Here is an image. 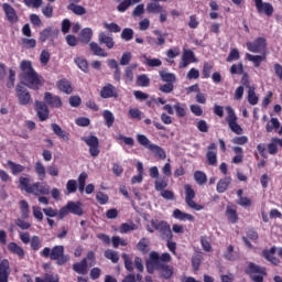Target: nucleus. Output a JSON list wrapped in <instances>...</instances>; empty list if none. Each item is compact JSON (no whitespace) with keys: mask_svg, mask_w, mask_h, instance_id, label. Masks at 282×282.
<instances>
[{"mask_svg":"<svg viewBox=\"0 0 282 282\" xmlns=\"http://www.w3.org/2000/svg\"><path fill=\"white\" fill-rule=\"evenodd\" d=\"M34 169H35V173H36L39 180H41V182H43V180H45V177H46L45 166L43 165V163L41 161H37L34 165Z\"/></svg>","mask_w":282,"mask_h":282,"instance_id":"c9c22d12","label":"nucleus"},{"mask_svg":"<svg viewBox=\"0 0 282 282\" xmlns=\"http://www.w3.org/2000/svg\"><path fill=\"white\" fill-rule=\"evenodd\" d=\"M115 140L117 141H122L124 142V144H127L128 147H133V144H135V141L133 140V138L131 137H124L123 134H117L115 137Z\"/></svg>","mask_w":282,"mask_h":282,"instance_id":"603ef678","label":"nucleus"},{"mask_svg":"<svg viewBox=\"0 0 282 282\" xmlns=\"http://www.w3.org/2000/svg\"><path fill=\"white\" fill-rule=\"evenodd\" d=\"M34 107L39 120H41V122H45V120L50 118V108H47V104L44 101L35 100Z\"/></svg>","mask_w":282,"mask_h":282,"instance_id":"9d476101","label":"nucleus"},{"mask_svg":"<svg viewBox=\"0 0 282 282\" xmlns=\"http://www.w3.org/2000/svg\"><path fill=\"white\" fill-rule=\"evenodd\" d=\"M10 276V261L8 259H3L0 262V282H8Z\"/></svg>","mask_w":282,"mask_h":282,"instance_id":"2eb2a0df","label":"nucleus"},{"mask_svg":"<svg viewBox=\"0 0 282 282\" xmlns=\"http://www.w3.org/2000/svg\"><path fill=\"white\" fill-rule=\"evenodd\" d=\"M275 252H276V247H272L270 250H264L262 254L264 259H267V261H270V263H272L273 265H279V263H281V260L274 257Z\"/></svg>","mask_w":282,"mask_h":282,"instance_id":"a211bd4d","label":"nucleus"},{"mask_svg":"<svg viewBox=\"0 0 282 282\" xmlns=\"http://www.w3.org/2000/svg\"><path fill=\"white\" fill-rule=\"evenodd\" d=\"M121 39L123 41H131L133 39V29H123L121 32Z\"/></svg>","mask_w":282,"mask_h":282,"instance_id":"69168bd1","label":"nucleus"},{"mask_svg":"<svg viewBox=\"0 0 282 282\" xmlns=\"http://www.w3.org/2000/svg\"><path fill=\"white\" fill-rule=\"evenodd\" d=\"M248 100L251 105H257L259 102V97H257V94L254 93V87H249Z\"/></svg>","mask_w":282,"mask_h":282,"instance_id":"6e6d98bb","label":"nucleus"},{"mask_svg":"<svg viewBox=\"0 0 282 282\" xmlns=\"http://www.w3.org/2000/svg\"><path fill=\"white\" fill-rule=\"evenodd\" d=\"M51 260L56 261L57 265H65L69 261V256L65 254V247L55 246L51 251Z\"/></svg>","mask_w":282,"mask_h":282,"instance_id":"20e7f679","label":"nucleus"},{"mask_svg":"<svg viewBox=\"0 0 282 282\" xmlns=\"http://www.w3.org/2000/svg\"><path fill=\"white\" fill-rule=\"evenodd\" d=\"M159 264H160V253L155 251L150 252V258L147 261V270L149 274H153L154 270H158Z\"/></svg>","mask_w":282,"mask_h":282,"instance_id":"9b49d317","label":"nucleus"},{"mask_svg":"<svg viewBox=\"0 0 282 282\" xmlns=\"http://www.w3.org/2000/svg\"><path fill=\"white\" fill-rule=\"evenodd\" d=\"M160 195L163 199H167V202H175V193L171 189H163Z\"/></svg>","mask_w":282,"mask_h":282,"instance_id":"4d7b16f0","label":"nucleus"},{"mask_svg":"<svg viewBox=\"0 0 282 282\" xmlns=\"http://www.w3.org/2000/svg\"><path fill=\"white\" fill-rule=\"evenodd\" d=\"M76 65L82 69V72H89V64L86 62V59H83L80 57L75 58Z\"/></svg>","mask_w":282,"mask_h":282,"instance_id":"864d4df0","label":"nucleus"},{"mask_svg":"<svg viewBox=\"0 0 282 282\" xmlns=\"http://www.w3.org/2000/svg\"><path fill=\"white\" fill-rule=\"evenodd\" d=\"M226 109V120L230 131H232V133H236V135H241V133H243V128H241V126H239V123L237 122V115L235 113V110L230 106H228Z\"/></svg>","mask_w":282,"mask_h":282,"instance_id":"7ed1b4c3","label":"nucleus"},{"mask_svg":"<svg viewBox=\"0 0 282 282\" xmlns=\"http://www.w3.org/2000/svg\"><path fill=\"white\" fill-rule=\"evenodd\" d=\"M29 194L36 195L40 197V195H50V186H45L39 182L31 185V188L28 189Z\"/></svg>","mask_w":282,"mask_h":282,"instance_id":"f8f14e48","label":"nucleus"},{"mask_svg":"<svg viewBox=\"0 0 282 282\" xmlns=\"http://www.w3.org/2000/svg\"><path fill=\"white\" fill-rule=\"evenodd\" d=\"M247 274L251 276L253 282H263V276H265V268L254 264L253 262L249 263Z\"/></svg>","mask_w":282,"mask_h":282,"instance_id":"0eeeda50","label":"nucleus"},{"mask_svg":"<svg viewBox=\"0 0 282 282\" xmlns=\"http://www.w3.org/2000/svg\"><path fill=\"white\" fill-rule=\"evenodd\" d=\"M122 259L124 261V268L128 270V272H133V261H131V258H129V254L122 253Z\"/></svg>","mask_w":282,"mask_h":282,"instance_id":"680f3d73","label":"nucleus"},{"mask_svg":"<svg viewBox=\"0 0 282 282\" xmlns=\"http://www.w3.org/2000/svg\"><path fill=\"white\" fill-rule=\"evenodd\" d=\"M160 76H161V80H163V83L173 84L176 80L175 74L166 73L164 70H160Z\"/></svg>","mask_w":282,"mask_h":282,"instance_id":"c03bdc74","label":"nucleus"},{"mask_svg":"<svg viewBox=\"0 0 282 282\" xmlns=\"http://www.w3.org/2000/svg\"><path fill=\"white\" fill-rule=\"evenodd\" d=\"M185 191V204H187L188 208L193 210H204V206L195 203V189L189 184L184 185Z\"/></svg>","mask_w":282,"mask_h":282,"instance_id":"423d86ee","label":"nucleus"},{"mask_svg":"<svg viewBox=\"0 0 282 282\" xmlns=\"http://www.w3.org/2000/svg\"><path fill=\"white\" fill-rule=\"evenodd\" d=\"M174 109L178 118H184V116H186V107L184 106V104L176 102L174 105Z\"/></svg>","mask_w":282,"mask_h":282,"instance_id":"5fc2aeb1","label":"nucleus"},{"mask_svg":"<svg viewBox=\"0 0 282 282\" xmlns=\"http://www.w3.org/2000/svg\"><path fill=\"white\" fill-rule=\"evenodd\" d=\"M281 127V122L278 118H271L270 122L267 123V131L268 133H272L274 129H279Z\"/></svg>","mask_w":282,"mask_h":282,"instance_id":"37998d69","label":"nucleus"},{"mask_svg":"<svg viewBox=\"0 0 282 282\" xmlns=\"http://www.w3.org/2000/svg\"><path fill=\"white\" fill-rule=\"evenodd\" d=\"M8 166L10 167L13 175H19V173H23V171H25V166L17 164L12 161H8Z\"/></svg>","mask_w":282,"mask_h":282,"instance_id":"ea45409f","label":"nucleus"},{"mask_svg":"<svg viewBox=\"0 0 282 282\" xmlns=\"http://www.w3.org/2000/svg\"><path fill=\"white\" fill-rule=\"evenodd\" d=\"M194 180L196 184H198L199 186H204V184L208 182V176H206V173L202 171H196L194 173Z\"/></svg>","mask_w":282,"mask_h":282,"instance_id":"e433bc0d","label":"nucleus"},{"mask_svg":"<svg viewBox=\"0 0 282 282\" xmlns=\"http://www.w3.org/2000/svg\"><path fill=\"white\" fill-rule=\"evenodd\" d=\"M21 74L20 84L25 85L29 89H39L43 85V77H41L32 67V62L23 59L20 63Z\"/></svg>","mask_w":282,"mask_h":282,"instance_id":"f257e3e1","label":"nucleus"},{"mask_svg":"<svg viewBox=\"0 0 282 282\" xmlns=\"http://www.w3.org/2000/svg\"><path fill=\"white\" fill-rule=\"evenodd\" d=\"M169 186V182H166V180L164 178H159L155 181L154 183V188L155 191H160L162 193V191H164V188H166Z\"/></svg>","mask_w":282,"mask_h":282,"instance_id":"052dcab7","label":"nucleus"},{"mask_svg":"<svg viewBox=\"0 0 282 282\" xmlns=\"http://www.w3.org/2000/svg\"><path fill=\"white\" fill-rule=\"evenodd\" d=\"M224 257L225 259H227V261H237V259H239V256L237 254V252H235V246L232 245H229L227 247Z\"/></svg>","mask_w":282,"mask_h":282,"instance_id":"f704fd0d","label":"nucleus"},{"mask_svg":"<svg viewBox=\"0 0 282 282\" xmlns=\"http://www.w3.org/2000/svg\"><path fill=\"white\" fill-rule=\"evenodd\" d=\"M35 282H58V275H52L50 273H46L44 275V279L35 278Z\"/></svg>","mask_w":282,"mask_h":282,"instance_id":"e2e57ef3","label":"nucleus"},{"mask_svg":"<svg viewBox=\"0 0 282 282\" xmlns=\"http://www.w3.org/2000/svg\"><path fill=\"white\" fill-rule=\"evenodd\" d=\"M15 94L19 105H22V107H28V105H32V95H30V91L25 87H23V84L20 83L17 85Z\"/></svg>","mask_w":282,"mask_h":282,"instance_id":"39448f33","label":"nucleus"},{"mask_svg":"<svg viewBox=\"0 0 282 282\" xmlns=\"http://www.w3.org/2000/svg\"><path fill=\"white\" fill-rule=\"evenodd\" d=\"M20 210L22 219H28L30 217V204H28L26 200L20 202Z\"/></svg>","mask_w":282,"mask_h":282,"instance_id":"79ce46f5","label":"nucleus"},{"mask_svg":"<svg viewBox=\"0 0 282 282\" xmlns=\"http://www.w3.org/2000/svg\"><path fill=\"white\" fill-rule=\"evenodd\" d=\"M57 89H59V91H63L64 94H72V91H74V88H72V82L64 78L57 82L56 84Z\"/></svg>","mask_w":282,"mask_h":282,"instance_id":"412c9836","label":"nucleus"},{"mask_svg":"<svg viewBox=\"0 0 282 282\" xmlns=\"http://www.w3.org/2000/svg\"><path fill=\"white\" fill-rule=\"evenodd\" d=\"M51 129L55 133V135H57V138H62V140H64L65 142H69V133L63 130L61 126H58L57 123H52Z\"/></svg>","mask_w":282,"mask_h":282,"instance_id":"6ab92c4d","label":"nucleus"},{"mask_svg":"<svg viewBox=\"0 0 282 282\" xmlns=\"http://www.w3.org/2000/svg\"><path fill=\"white\" fill-rule=\"evenodd\" d=\"M74 272L77 274H87V258H84L80 262L73 265Z\"/></svg>","mask_w":282,"mask_h":282,"instance_id":"473e14b6","label":"nucleus"},{"mask_svg":"<svg viewBox=\"0 0 282 282\" xmlns=\"http://www.w3.org/2000/svg\"><path fill=\"white\" fill-rule=\"evenodd\" d=\"M268 42L264 37H258L253 42H247V50L253 54H265Z\"/></svg>","mask_w":282,"mask_h":282,"instance_id":"1a4fd4ad","label":"nucleus"},{"mask_svg":"<svg viewBox=\"0 0 282 282\" xmlns=\"http://www.w3.org/2000/svg\"><path fill=\"white\" fill-rule=\"evenodd\" d=\"M111 242L113 248H118V246H127V240L120 238L119 236H113Z\"/></svg>","mask_w":282,"mask_h":282,"instance_id":"774afa93","label":"nucleus"},{"mask_svg":"<svg viewBox=\"0 0 282 282\" xmlns=\"http://www.w3.org/2000/svg\"><path fill=\"white\" fill-rule=\"evenodd\" d=\"M100 96L101 98H118V93L113 85L108 84L101 88Z\"/></svg>","mask_w":282,"mask_h":282,"instance_id":"f3484780","label":"nucleus"},{"mask_svg":"<svg viewBox=\"0 0 282 282\" xmlns=\"http://www.w3.org/2000/svg\"><path fill=\"white\" fill-rule=\"evenodd\" d=\"M131 58H133V55L131 54V52H124L121 55L119 64L122 66L129 65L131 63Z\"/></svg>","mask_w":282,"mask_h":282,"instance_id":"bf43d9fd","label":"nucleus"},{"mask_svg":"<svg viewBox=\"0 0 282 282\" xmlns=\"http://www.w3.org/2000/svg\"><path fill=\"white\" fill-rule=\"evenodd\" d=\"M206 159L209 166H217V151H207Z\"/></svg>","mask_w":282,"mask_h":282,"instance_id":"a18cd8bd","label":"nucleus"},{"mask_svg":"<svg viewBox=\"0 0 282 282\" xmlns=\"http://www.w3.org/2000/svg\"><path fill=\"white\" fill-rule=\"evenodd\" d=\"M137 140L139 144H141V147H145V149H149V147L153 145V143H151V140H149V138H147V135L144 134H138Z\"/></svg>","mask_w":282,"mask_h":282,"instance_id":"3c124183","label":"nucleus"},{"mask_svg":"<svg viewBox=\"0 0 282 282\" xmlns=\"http://www.w3.org/2000/svg\"><path fill=\"white\" fill-rule=\"evenodd\" d=\"M164 10V7L160 6V2H150L147 4V12L149 14H160Z\"/></svg>","mask_w":282,"mask_h":282,"instance_id":"2f4dec72","label":"nucleus"},{"mask_svg":"<svg viewBox=\"0 0 282 282\" xmlns=\"http://www.w3.org/2000/svg\"><path fill=\"white\" fill-rule=\"evenodd\" d=\"M82 141L85 142L87 147H89V153L91 158H98V155H100V141L98 140V137H83Z\"/></svg>","mask_w":282,"mask_h":282,"instance_id":"6e6552de","label":"nucleus"},{"mask_svg":"<svg viewBox=\"0 0 282 282\" xmlns=\"http://www.w3.org/2000/svg\"><path fill=\"white\" fill-rule=\"evenodd\" d=\"M137 229H138V226H135V224H133V223H130V224L123 223V224H121V226L119 228V231L121 232V235H127V232H131V231L137 230Z\"/></svg>","mask_w":282,"mask_h":282,"instance_id":"a19ab883","label":"nucleus"},{"mask_svg":"<svg viewBox=\"0 0 282 282\" xmlns=\"http://www.w3.org/2000/svg\"><path fill=\"white\" fill-rule=\"evenodd\" d=\"M232 182V178L230 176H226L225 178H221L217 183V193H226L228 191V186H230V183Z\"/></svg>","mask_w":282,"mask_h":282,"instance_id":"cd10ccee","label":"nucleus"},{"mask_svg":"<svg viewBox=\"0 0 282 282\" xmlns=\"http://www.w3.org/2000/svg\"><path fill=\"white\" fill-rule=\"evenodd\" d=\"M68 210L72 215H77V217H83V204L76 202H68L67 203Z\"/></svg>","mask_w":282,"mask_h":282,"instance_id":"5701e85b","label":"nucleus"},{"mask_svg":"<svg viewBox=\"0 0 282 282\" xmlns=\"http://www.w3.org/2000/svg\"><path fill=\"white\" fill-rule=\"evenodd\" d=\"M67 10H70V12H73V14H76L77 17H83L84 14H87V9H85V7H83L80 4H76V3H70L67 7Z\"/></svg>","mask_w":282,"mask_h":282,"instance_id":"7c9ffc66","label":"nucleus"},{"mask_svg":"<svg viewBox=\"0 0 282 282\" xmlns=\"http://www.w3.org/2000/svg\"><path fill=\"white\" fill-rule=\"evenodd\" d=\"M104 28L106 29V30H109L110 32H113V33H118V32H120V25H118L117 23H107V22H105L104 23Z\"/></svg>","mask_w":282,"mask_h":282,"instance_id":"338daca9","label":"nucleus"},{"mask_svg":"<svg viewBox=\"0 0 282 282\" xmlns=\"http://www.w3.org/2000/svg\"><path fill=\"white\" fill-rule=\"evenodd\" d=\"M246 58L253 63L254 67H261V63L265 61V53L263 55H252L250 53L246 54Z\"/></svg>","mask_w":282,"mask_h":282,"instance_id":"bb28decb","label":"nucleus"},{"mask_svg":"<svg viewBox=\"0 0 282 282\" xmlns=\"http://www.w3.org/2000/svg\"><path fill=\"white\" fill-rule=\"evenodd\" d=\"M29 243H30L31 250H33V252H39V250H41V248H43V240H41V238L39 236L31 237V241Z\"/></svg>","mask_w":282,"mask_h":282,"instance_id":"72a5a7b5","label":"nucleus"},{"mask_svg":"<svg viewBox=\"0 0 282 282\" xmlns=\"http://www.w3.org/2000/svg\"><path fill=\"white\" fill-rule=\"evenodd\" d=\"M256 8L258 12H263L264 14H267V17H272V14L274 13V7H272V4L268 2H261Z\"/></svg>","mask_w":282,"mask_h":282,"instance_id":"c85d7f7f","label":"nucleus"},{"mask_svg":"<svg viewBox=\"0 0 282 282\" xmlns=\"http://www.w3.org/2000/svg\"><path fill=\"white\" fill-rule=\"evenodd\" d=\"M148 232H155V230L160 234L161 239L165 241H171L173 239V231H171V225L165 220L152 219L150 225L147 226Z\"/></svg>","mask_w":282,"mask_h":282,"instance_id":"f03ea898","label":"nucleus"},{"mask_svg":"<svg viewBox=\"0 0 282 282\" xmlns=\"http://www.w3.org/2000/svg\"><path fill=\"white\" fill-rule=\"evenodd\" d=\"M104 120L106 121L107 127H113V122H116V117L109 110H105L102 113Z\"/></svg>","mask_w":282,"mask_h":282,"instance_id":"49530a36","label":"nucleus"},{"mask_svg":"<svg viewBox=\"0 0 282 282\" xmlns=\"http://www.w3.org/2000/svg\"><path fill=\"white\" fill-rule=\"evenodd\" d=\"M105 257L106 259H109L110 261H112V263H118V261H120V257L118 256V252L108 249L105 251Z\"/></svg>","mask_w":282,"mask_h":282,"instance_id":"8fccbe9b","label":"nucleus"},{"mask_svg":"<svg viewBox=\"0 0 282 282\" xmlns=\"http://www.w3.org/2000/svg\"><path fill=\"white\" fill-rule=\"evenodd\" d=\"M2 10L10 23H17L19 21V17L17 15V11L12 6L8 3L2 4Z\"/></svg>","mask_w":282,"mask_h":282,"instance_id":"4468645a","label":"nucleus"},{"mask_svg":"<svg viewBox=\"0 0 282 282\" xmlns=\"http://www.w3.org/2000/svg\"><path fill=\"white\" fill-rule=\"evenodd\" d=\"M135 85L137 87H149V85H151V79L145 74L139 75L137 76Z\"/></svg>","mask_w":282,"mask_h":282,"instance_id":"4c0bfd02","label":"nucleus"},{"mask_svg":"<svg viewBox=\"0 0 282 282\" xmlns=\"http://www.w3.org/2000/svg\"><path fill=\"white\" fill-rule=\"evenodd\" d=\"M149 151L160 160H166V152L160 145L152 143V145H149Z\"/></svg>","mask_w":282,"mask_h":282,"instance_id":"c756f323","label":"nucleus"},{"mask_svg":"<svg viewBox=\"0 0 282 282\" xmlns=\"http://www.w3.org/2000/svg\"><path fill=\"white\" fill-rule=\"evenodd\" d=\"M44 102L55 109H61V107H63V100H61V97L54 96L52 93L44 94Z\"/></svg>","mask_w":282,"mask_h":282,"instance_id":"ddd939ff","label":"nucleus"},{"mask_svg":"<svg viewBox=\"0 0 282 282\" xmlns=\"http://www.w3.org/2000/svg\"><path fill=\"white\" fill-rule=\"evenodd\" d=\"M94 36V31L91 30V28H86L83 29L79 33V41L82 43H89L91 41V37Z\"/></svg>","mask_w":282,"mask_h":282,"instance_id":"a878e982","label":"nucleus"},{"mask_svg":"<svg viewBox=\"0 0 282 282\" xmlns=\"http://www.w3.org/2000/svg\"><path fill=\"white\" fill-rule=\"evenodd\" d=\"M15 78H17V73L14 72V69L10 68L9 69V78H8V82H7L8 89L14 88Z\"/></svg>","mask_w":282,"mask_h":282,"instance_id":"13d9d810","label":"nucleus"},{"mask_svg":"<svg viewBox=\"0 0 282 282\" xmlns=\"http://www.w3.org/2000/svg\"><path fill=\"white\" fill-rule=\"evenodd\" d=\"M89 50L95 56H101L102 58H107V56H109V54H107L96 42L89 43Z\"/></svg>","mask_w":282,"mask_h":282,"instance_id":"b1692460","label":"nucleus"},{"mask_svg":"<svg viewBox=\"0 0 282 282\" xmlns=\"http://www.w3.org/2000/svg\"><path fill=\"white\" fill-rule=\"evenodd\" d=\"M128 113L132 120H142L143 113L138 108H131Z\"/></svg>","mask_w":282,"mask_h":282,"instance_id":"0e129e2a","label":"nucleus"},{"mask_svg":"<svg viewBox=\"0 0 282 282\" xmlns=\"http://www.w3.org/2000/svg\"><path fill=\"white\" fill-rule=\"evenodd\" d=\"M8 250H10V252L13 254H17L20 259H25V250H23L22 247L15 242H10L8 245Z\"/></svg>","mask_w":282,"mask_h":282,"instance_id":"393cba45","label":"nucleus"},{"mask_svg":"<svg viewBox=\"0 0 282 282\" xmlns=\"http://www.w3.org/2000/svg\"><path fill=\"white\" fill-rule=\"evenodd\" d=\"M30 178L29 177H23V176H21L20 178H19V188L21 189V191H25V193H28V189L29 188H32V185H30Z\"/></svg>","mask_w":282,"mask_h":282,"instance_id":"de8ad7c7","label":"nucleus"},{"mask_svg":"<svg viewBox=\"0 0 282 282\" xmlns=\"http://www.w3.org/2000/svg\"><path fill=\"white\" fill-rule=\"evenodd\" d=\"M142 63L143 65H148V67H160V65H162V61H160V58H151L147 57V55L143 56Z\"/></svg>","mask_w":282,"mask_h":282,"instance_id":"58836bf2","label":"nucleus"},{"mask_svg":"<svg viewBox=\"0 0 282 282\" xmlns=\"http://www.w3.org/2000/svg\"><path fill=\"white\" fill-rule=\"evenodd\" d=\"M226 215H227L228 221H230V224H237V220L239 219V217L237 216V210H235L230 207H227Z\"/></svg>","mask_w":282,"mask_h":282,"instance_id":"09e8293b","label":"nucleus"},{"mask_svg":"<svg viewBox=\"0 0 282 282\" xmlns=\"http://www.w3.org/2000/svg\"><path fill=\"white\" fill-rule=\"evenodd\" d=\"M98 42L100 43V45H106L108 50H113V45H116V42L113 41V36H110L105 32L99 33Z\"/></svg>","mask_w":282,"mask_h":282,"instance_id":"dca6fc26","label":"nucleus"},{"mask_svg":"<svg viewBox=\"0 0 282 282\" xmlns=\"http://www.w3.org/2000/svg\"><path fill=\"white\" fill-rule=\"evenodd\" d=\"M158 270H160L163 279H171V276H173V268L164 262L159 261Z\"/></svg>","mask_w":282,"mask_h":282,"instance_id":"4be33fe9","label":"nucleus"},{"mask_svg":"<svg viewBox=\"0 0 282 282\" xmlns=\"http://www.w3.org/2000/svg\"><path fill=\"white\" fill-rule=\"evenodd\" d=\"M173 217L180 221H195V216L184 213L181 209H174Z\"/></svg>","mask_w":282,"mask_h":282,"instance_id":"aec40b11","label":"nucleus"}]
</instances>
